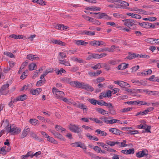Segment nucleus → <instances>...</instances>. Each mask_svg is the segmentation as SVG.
Here are the masks:
<instances>
[{
    "mask_svg": "<svg viewBox=\"0 0 159 159\" xmlns=\"http://www.w3.org/2000/svg\"><path fill=\"white\" fill-rule=\"evenodd\" d=\"M13 125L9 126V125L8 124L6 127L7 130H9V132L12 133V134H17L20 133L21 129L20 128L17 127L15 126H13Z\"/></svg>",
    "mask_w": 159,
    "mask_h": 159,
    "instance_id": "1",
    "label": "nucleus"
},
{
    "mask_svg": "<svg viewBox=\"0 0 159 159\" xmlns=\"http://www.w3.org/2000/svg\"><path fill=\"white\" fill-rule=\"evenodd\" d=\"M68 128L70 131L75 133H81L82 131L79 125L75 124H70L68 125Z\"/></svg>",
    "mask_w": 159,
    "mask_h": 159,
    "instance_id": "2",
    "label": "nucleus"
},
{
    "mask_svg": "<svg viewBox=\"0 0 159 159\" xmlns=\"http://www.w3.org/2000/svg\"><path fill=\"white\" fill-rule=\"evenodd\" d=\"M52 93L57 98L60 99H62L65 95V94L64 92L62 91H59L56 88H53L52 90Z\"/></svg>",
    "mask_w": 159,
    "mask_h": 159,
    "instance_id": "3",
    "label": "nucleus"
},
{
    "mask_svg": "<svg viewBox=\"0 0 159 159\" xmlns=\"http://www.w3.org/2000/svg\"><path fill=\"white\" fill-rule=\"evenodd\" d=\"M9 84H7L2 86L0 89V93L2 95H5L8 93L9 92L8 87Z\"/></svg>",
    "mask_w": 159,
    "mask_h": 159,
    "instance_id": "4",
    "label": "nucleus"
},
{
    "mask_svg": "<svg viewBox=\"0 0 159 159\" xmlns=\"http://www.w3.org/2000/svg\"><path fill=\"white\" fill-rule=\"evenodd\" d=\"M108 108L109 113L112 115H116V112L115 109H114L113 106L111 103H108V106H107Z\"/></svg>",
    "mask_w": 159,
    "mask_h": 159,
    "instance_id": "5",
    "label": "nucleus"
},
{
    "mask_svg": "<svg viewBox=\"0 0 159 159\" xmlns=\"http://www.w3.org/2000/svg\"><path fill=\"white\" fill-rule=\"evenodd\" d=\"M82 89L91 92H92L94 90V88L92 87L89 84H86L85 83H83Z\"/></svg>",
    "mask_w": 159,
    "mask_h": 159,
    "instance_id": "6",
    "label": "nucleus"
},
{
    "mask_svg": "<svg viewBox=\"0 0 159 159\" xmlns=\"http://www.w3.org/2000/svg\"><path fill=\"white\" fill-rule=\"evenodd\" d=\"M117 1V2H118V3H120V4H118V7H122L123 8H125V7L129 5V3L125 1L120 0H118Z\"/></svg>",
    "mask_w": 159,
    "mask_h": 159,
    "instance_id": "7",
    "label": "nucleus"
},
{
    "mask_svg": "<svg viewBox=\"0 0 159 159\" xmlns=\"http://www.w3.org/2000/svg\"><path fill=\"white\" fill-rule=\"evenodd\" d=\"M146 152H147L146 150H143L142 151H139L136 153V156L138 157H142L147 156L148 153H146Z\"/></svg>",
    "mask_w": 159,
    "mask_h": 159,
    "instance_id": "8",
    "label": "nucleus"
},
{
    "mask_svg": "<svg viewBox=\"0 0 159 159\" xmlns=\"http://www.w3.org/2000/svg\"><path fill=\"white\" fill-rule=\"evenodd\" d=\"M72 146L75 147H80L84 149H86V148L84 145L81 142H76L74 143L71 144Z\"/></svg>",
    "mask_w": 159,
    "mask_h": 159,
    "instance_id": "9",
    "label": "nucleus"
},
{
    "mask_svg": "<svg viewBox=\"0 0 159 159\" xmlns=\"http://www.w3.org/2000/svg\"><path fill=\"white\" fill-rule=\"evenodd\" d=\"M109 131L114 134L117 135H120L123 133L120 130L114 128H112L110 129Z\"/></svg>",
    "mask_w": 159,
    "mask_h": 159,
    "instance_id": "10",
    "label": "nucleus"
},
{
    "mask_svg": "<svg viewBox=\"0 0 159 159\" xmlns=\"http://www.w3.org/2000/svg\"><path fill=\"white\" fill-rule=\"evenodd\" d=\"M27 98V96L26 94L21 95L14 99V102L24 101Z\"/></svg>",
    "mask_w": 159,
    "mask_h": 159,
    "instance_id": "11",
    "label": "nucleus"
},
{
    "mask_svg": "<svg viewBox=\"0 0 159 159\" xmlns=\"http://www.w3.org/2000/svg\"><path fill=\"white\" fill-rule=\"evenodd\" d=\"M129 64L123 63L119 65L116 67V68L119 70H123L127 68L128 67Z\"/></svg>",
    "mask_w": 159,
    "mask_h": 159,
    "instance_id": "12",
    "label": "nucleus"
},
{
    "mask_svg": "<svg viewBox=\"0 0 159 159\" xmlns=\"http://www.w3.org/2000/svg\"><path fill=\"white\" fill-rule=\"evenodd\" d=\"M30 129L29 128L27 127H25L23 130L21 135L20 136V138L23 139L27 135L28 133L30 131Z\"/></svg>",
    "mask_w": 159,
    "mask_h": 159,
    "instance_id": "13",
    "label": "nucleus"
},
{
    "mask_svg": "<svg viewBox=\"0 0 159 159\" xmlns=\"http://www.w3.org/2000/svg\"><path fill=\"white\" fill-rule=\"evenodd\" d=\"M131 82L134 83L136 84L137 85H146V83L143 82V80L139 81L138 80H134L133 79L131 80Z\"/></svg>",
    "mask_w": 159,
    "mask_h": 159,
    "instance_id": "14",
    "label": "nucleus"
},
{
    "mask_svg": "<svg viewBox=\"0 0 159 159\" xmlns=\"http://www.w3.org/2000/svg\"><path fill=\"white\" fill-rule=\"evenodd\" d=\"M124 22L125 25L127 26L129 28L133 26V24L131 21V19H125L122 20Z\"/></svg>",
    "mask_w": 159,
    "mask_h": 159,
    "instance_id": "15",
    "label": "nucleus"
},
{
    "mask_svg": "<svg viewBox=\"0 0 159 159\" xmlns=\"http://www.w3.org/2000/svg\"><path fill=\"white\" fill-rule=\"evenodd\" d=\"M9 37L12 38L16 39H26V37L22 35L12 34L10 35Z\"/></svg>",
    "mask_w": 159,
    "mask_h": 159,
    "instance_id": "16",
    "label": "nucleus"
},
{
    "mask_svg": "<svg viewBox=\"0 0 159 159\" xmlns=\"http://www.w3.org/2000/svg\"><path fill=\"white\" fill-rule=\"evenodd\" d=\"M77 107L83 110L84 113H86L88 111L87 106L84 104L80 103L77 105Z\"/></svg>",
    "mask_w": 159,
    "mask_h": 159,
    "instance_id": "17",
    "label": "nucleus"
},
{
    "mask_svg": "<svg viewBox=\"0 0 159 159\" xmlns=\"http://www.w3.org/2000/svg\"><path fill=\"white\" fill-rule=\"evenodd\" d=\"M126 15L128 16H131L132 17L135 19H140L142 18L140 15L134 14L132 13H127L126 14Z\"/></svg>",
    "mask_w": 159,
    "mask_h": 159,
    "instance_id": "18",
    "label": "nucleus"
},
{
    "mask_svg": "<svg viewBox=\"0 0 159 159\" xmlns=\"http://www.w3.org/2000/svg\"><path fill=\"white\" fill-rule=\"evenodd\" d=\"M71 60L73 61L76 62L80 63H84L85 62L82 59L80 58H78L75 57H71Z\"/></svg>",
    "mask_w": 159,
    "mask_h": 159,
    "instance_id": "19",
    "label": "nucleus"
},
{
    "mask_svg": "<svg viewBox=\"0 0 159 159\" xmlns=\"http://www.w3.org/2000/svg\"><path fill=\"white\" fill-rule=\"evenodd\" d=\"M42 91L41 88H37L35 89H32L30 91V93L34 95H38Z\"/></svg>",
    "mask_w": 159,
    "mask_h": 159,
    "instance_id": "20",
    "label": "nucleus"
},
{
    "mask_svg": "<svg viewBox=\"0 0 159 159\" xmlns=\"http://www.w3.org/2000/svg\"><path fill=\"white\" fill-rule=\"evenodd\" d=\"M83 35H86L89 36H93L95 34V32H92L90 31L84 30L81 33Z\"/></svg>",
    "mask_w": 159,
    "mask_h": 159,
    "instance_id": "21",
    "label": "nucleus"
},
{
    "mask_svg": "<svg viewBox=\"0 0 159 159\" xmlns=\"http://www.w3.org/2000/svg\"><path fill=\"white\" fill-rule=\"evenodd\" d=\"M86 9L87 10H89L90 11H100L101 10V8L99 7H86Z\"/></svg>",
    "mask_w": 159,
    "mask_h": 159,
    "instance_id": "22",
    "label": "nucleus"
},
{
    "mask_svg": "<svg viewBox=\"0 0 159 159\" xmlns=\"http://www.w3.org/2000/svg\"><path fill=\"white\" fill-rule=\"evenodd\" d=\"M99 18H100V19L102 18L108 20H110L111 19V18L110 17L104 13H100V16Z\"/></svg>",
    "mask_w": 159,
    "mask_h": 159,
    "instance_id": "23",
    "label": "nucleus"
},
{
    "mask_svg": "<svg viewBox=\"0 0 159 159\" xmlns=\"http://www.w3.org/2000/svg\"><path fill=\"white\" fill-rule=\"evenodd\" d=\"M59 63L61 64L64 65L66 66H70V63L69 62V61H66V59H64L63 60L60 59L59 60Z\"/></svg>",
    "mask_w": 159,
    "mask_h": 159,
    "instance_id": "24",
    "label": "nucleus"
},
{
    "mask_svg": "<svg viewBox=\"0 0 159 159\" xmlns=\"http://www.w3.org/2000/svg\"><path fill=\"white\" fill-rule=\"evenodd\" d=\"M109 118V119H111V117H108L103 116L102 117L99 118V119L103 120L104 123L107 124H109L110 120H108Z\"/></svg>",
    "mask_w": 159,
    "mask_h": 159,
    "instance_id": "25",
    "label": "nucleus"
},
{
    "mask_svg": "<svg viewBox=\"0 0 159 159\" xmlns=\"http://www.w3.org/2000/svg\"><path fill=\"white\" fill-rule=\"evenodd\" d=\"M27 58L32 61H33L34 60H37L39 59L38 57H36L35 55L31 54L28 55L27 56Z\"/></svg>",
    "mask_w": 159,
    "mask_h": 159,
    "instance_id": "26",
    "label": "nucleus"
},
{
    "mask_svg": "<svg viewBox=\"0 0 159 159\" xmlns=\"http://www.w3.org/2000/svg\"><path fill=\"white\" fill-rule=\"evenodd\" d=\"M75 43L78 45H86L88 44V42L81 40H76Z\"/></svg>",
    "mask_w": 159,
    "mask_h": 159,
    "instance_id": "27",
    "label": "nucleus"
},
{
    "mask_svg": "<svg viewBox=\"0 0 159 159\" xmlns=\"http://www.w3.org/2000/svg\"><path fill=\"white\" fill-rule=\"evenodd\" d=\"M96 110L99 113L101 114L102 115H105L106 114H108V113H106L107 111L104 110L103 109L101 108H97L96 109Z\"/></svg>",
    "mask_w": 159,
    "mask_h": 159,
    "instance_id": "28",
    "label": "nucleus"
},
{
    "mask_svg": "<svg viewBox=\"0 0 159 159\" xmlns=\"http://www.w3.org/2000/svg\"><path fill=\"white\" fill-rule=\"evenodd\" d=\"M89 43L90 45L94 47H97L100 46L98 41L96 40H94L90 41Z\"/></svg>",
    "mask_w": 159,
    "mask_h": 159,
    "instance_id": "29",
    "label": "nucleus"
},
{
    "mask_svg": "<svg viewBox=\"0 0 159 159\" xmlns=\"http://www.w3.org/2000/svg\"><path fill=\"white\" fill-rule=\"evenodd\" d=\"M57 138L59 139L60 140H62L63 141H65V139L64 137L62 136L61 134H60L59 133L57 132L56 133H55V136Z\"/></svg>",
    "mask_w": 159,
    "mask_h": 159,
    "instance_id": "30",
    "label": "nucleus"
},
{
    "mask_svg": "<svg viewBox=\"0 0 159 159\" xmlns=\"http://www.w3.org/2000/svg\"><path fill=\"white\" fill-rule=\"evenodd\" d=\"M47 138H48L47 140L50 142L55 144H57L58 143V142L57 141L55 140L52 137L48 136V137Z\"/></svg>",
    "mask_w": 159,
    "mask_h": 159,
    "instance_id": "31",
    "label": "nucleus"
},
{
    "mask_svg": "<svg viewBox=\"0 0 159 159\" xmlns=\"http://www.w3.org/2000/svg\"><path fill=\"white\" fill-rule=\"evenodd\" d=\"M120 86L123 88L124 89L125 88V86H127L128 88L130 87V86L129 84L123 81H121Z\"/></svg>",
    "mask_w": 159,
    "mask_h": 159,
    "instance_id": "32",
    "label": "nucleus"
},
{
    "mask_svg": "<svg viewBox=\"0 0 159 159\" xmlns=\"http://www.w3.org/2000/svg\"><path fill=\"white\" fill-rule=\"evenodd\" d=\"M55 128L56 129L57 131L61 130V132L66 131V130L64 128H63L61 126L59 125H56Z\"/></svg>",
    "mask_w": 159,
    "mask_h": 159,
    "instance_id": "33",
    "label": "nucleus"
},
{
    "mask_svg": "<svg viewBox=\"0 0 159 159\" xmlns=\"http://www.w3.org/2000/svg\"><path fill=\"white\" fill-rule=\"evenodd\" d=\"M89 102L93 105H95L97 104L98 101L94 98H89L88 99Z\"/></svg>",
    "mask_w": 159,
    "mask_h": 159,
    "instance_id": "34",
    "label": "nucleus"
},
{
    "mask_svg": "<svg viewBox=\"0 0 159 159\" xmlns=\"http://www.w3.org/2000/svg\"><path fill=\"white\" fill-rule=\"evenodd\" d=\"M28 70H25V71L24 72L22 73V75L20 77V78L21 79L24 80L25 78H26L27 76V74H28Z\"/></svg>",
    "mask_w": 159,
    "mask_h": 159,
    "instance_id": "35",
    "label": "nucleus"
},
{
    "mask_svg": "<svg viewBox=\"0 0 159 159\" xmlns=\"http://www.w3.org/2000/svg\"><path fill=\"white\" fill-rule=\"evenodd\" d=\"M38 120L34 119H31L29 120L30 122L34 125H38Z\"/></svg>",
    "mask_w": 159,
    "mask_h": 159,
    "instance_id": "36",
    "label": "nucleus"
},
{
    "mask_svg": "<svg viewBox=\"0 0 159 159\" xmlns=\"http://www.w3.org/2000/svg\"><path fill=\"white\" fill-rule=\"evenodd\" d=\"M128 54V56L126 57L128 59L131 60L135 58V53L129 52Z\"/></svg>",
    "mask_w": 159,
    "mask_h": 159,
    "instance_id": "37",
    "label": "nucleus"
},
{
    "mask_svg": "<svg viewBox=\"0 0 159 159\" xmlns=\"http://www.w3.org/2000/svg\"><path fill=\"white\" fill-rule=\"evenodd\" d=\"M95 132L98 133V134H101L102 136H106L107 135V133L105 131H101L99 129H97Z\"/></svg>",
    "mask_w": 159,
    "mask_h": 159,
    "instance_id": "38",
    "label": "nucleus"
},
{
    "mask_svg": "<svg viewBox=\"0 0 159 159\" xmlns=\"http://www.w3.org/2000/svg\"><path fill=\"white\" fill-rule=\"evenodd\" d=\"M97 104L101 106H104L106 107L108 106V103H107L104 101L101 100L100 101H98Z\"/></svg>",
    "mask_w": 159,
    "mask_h": 159,
    "instance_id": "39",
    "label": "nucleus"
},
{
    "mask_svg": "<svg viewBox=\"0 0 159 159\" xmlns=\"http://www.w3.org/2000/svg\"><path fill=\"white\" fill-rule=\"evenodd\" d=\"M35 67H37L36 64L34 63H32L29 65V70H33L34 69Z\"/></svg>",
    "mask_w": 159,
    "mask_h": 159,
    "instance_id": "40",
    "label": "nucleus"
},
{
    "mask_svg": "<svg viewBox=\"0 0 159 159\" xmlns=\"http://www.w3.org/2000/svg\"><path fill=\"white\" fill-rule=\"evenodd\" d=\"M30 135L31 137L34 139L36 140H39V138L38 137L37 135L34 133L33 132H30Z\"/></svg>",
    "mask_w": 159,
    "mask_h": 159,
    "instance_id": "41",
    "label": "nucleus"
},
{
    "mask_svg": "<svg viewBox=\"0 0 159 159\" xmlns=\"http://www.w3.org/2000/svg\"><path fill=\"white\" fill-rule=\"evenodd\" d=\"M127 103L128 104H132L134 105H138V102L137 101H128L125 102V104Z\"/></svg>",
    "mask_w": 159,
    "mask_h": 159,
    "instance_id": "42",
    "label": "nucleus"
},
{
    "mask_svg": "<svg viewBox=\"0 0 159 159\" xmlns=\"http://www.w3.org/2000/svg\"><path fill=\"white\" fill-rule=\"evenodd\" d=\"M132 108L131 107L125 108L124 109L121 110L120 111L121 112H126L132 110Z\"/></svg>",
    "mask_w": 159,
    "mask_h": 159,
    "instance_id": "43",
    "label": "nucleus"
},
{
    "mask_svg": "<svg viewBox=\"0 0 159 159\" xmlns=\"http://www.w3.org/2000/svg\"><path fill=\"white\" fill-rule=\"evenodd\" d=\"M6 147H2L0 150V154H6L7 153V151L5 150Z\"/></svg>",
    "mask_w": 159,
    "mask_h": 159,
    "instance_id": "44",
    "label": "nucleus"
},
{
    "mask_svg": "<svg viewBox=\"0 0 159 159\" xmlns=\"http://www.w3.org/2000/svg\"><path fill=\"white\" fill-rule=\"evenodd\" d=\"M138 12H137L136 13H141L144 15H148L149 14H148L147 12L144 10H142L141 9H139L138 10ZM152 13L149 14H151Z\"/></svg>",
    "mask_w": 159,
    "mask_h": 159,
    "instance_id": "45",
    "label": "nucleus"
},
{
    "mask_svg": "<svg viewBox=\"0 0 159 159\" xmlns=\"http://www.w3.org/2000/svg\"><path fill=\"white\" fill-rule=\"evenodd\" d=\"M101 67V64L100 63H98L97 65L94 66H92V68L94 70H96L99 69Z\"/></svg>",
    "mask_w": 159,
    "mask_h": 159,
    "instance_id": "46",
    "label": "nucleus"
},
{
    "mask_svg": "<svg viewBox=\"0 0 159 159\" xmlns=\"http://www.w3.org/2000/svg\"><path fill=\"white\" fill-rule=\"evenodd\" d=\"M83 82L80 83L78 81L76 82V88H77L82 89Z\"/></svg>",
    "mask_w": 159,
    "mask_h": 159,
    "instance_id": "47",
    "label": "nucleus"
},
{
    "mask_svg": "<svg viewBox=\"0 0 159 159\" xmlns=\"http://www.w3.org/2000/svg\"><path fill=\"white\" fill-rule=\"evenodd\" d=\"M5 55L10 57L11 58H14V55L11 53L9 52H4Z\"/></svg>",
    "mask_w": 159,
    "mask_h": 159,
    "instance_id": "48",
    "label": "nucleus"
},
{
    "mask_svg": "<svg viewBox=\"0 0 159 159\" xmlns=\"http://www.w3.org/2000/svg\"><path fill=\"white\" fill-rule=\"evenodd\" d=\"M147 41L148 42L152 43L153 44H156L155 40V39L150 38L147 39Z\"/></svg>",
    "mask_w": 159,
    "mask_h": 159,
    "instance_id": "49",
    "label": "nucleus"
},
{
    "mask_svg": "<svg viewBox=\"0 0 159 159\" xmlns=\"http://www.w3.org/2000/svg\"><path fill=\"white\" fill-rule=\"evenodd\" d=\"M106 97V93L105 92H102L100 93L99 97L100 99H101L103 98H105Z\"/></svg>",
    "mask_w": 159,
    "mask_h": 159,
    "instance_id": "50",
    "label": "nucleus"
},
{
    "mask_svg": "<svg viewBox=\"0 0 159 159\" xmlns=\"http://www.w3.org/2000/svg\"><path fill=\"white\" fill-rule=\"evenodd\" d=\"M70 78L64 77L62 79V80L65 82L69 83L70 82Z\"/></svg>",
    "mask_w": 159,
    "mask_h": 159,
    "instance_id": "51",
    "label": "nucleus"
},
{
    "mask_svg": "<svg viewBox=\"0 0 159 159\" xmlns=\"http://www.w3.org/2000/svg\"><path fill=\"white\" fill-rule=\"evenodd\" d=\"M139 68V66L138 65L133 67L131 69L132 70V72H135Z\"/></svg>",
    "mask_w": 159,
    "mask_h": 159,
    "instance_id": "52",
    "label": "nucleus"
},
{
    "mask_svg": "<svg viewBox=\"0 0 159 159\" xmlns=\"http://www.w3.org/2000/svg\"><path fill=\"white\" fill-rule=\"evenodd\" d=\"M93 149L97 152L100 153L101 151V148L98 146H95L93 148Z\"/></svg>",
    "mask_w": 159,
    "mask_h": 159,
    "instance_id": "53",
    "label": "nucleus"
},
{
    "mask_svg": "<svg viewBox=\"0 0 159 159\" xmlns=\"http://www.w3.org/2000/svg\"><path fill=\"white\" fill-rule=\"evenodd\" d=\"M106 143L111 147L115 145V143H114V141H108L106 142Z\"/></svg>",
    "mask_w": 159,
    "mask_h": 159,
    "instance_id": "54",
    "label": "nucleus"
},
{
    "mask_svg": "<svg viewBox=\"0 0 159 159\" xmlns=\"http://www.w3.org/2000/svg\"><path fill=\"white\" fill-rule=\"evenodd\" d=\"M106 97L108 98H110L111 96V92L110 90L107 91V92L106 93Z\"/></svg>",
    "mask_w": 159,
    "mask_h": 159,
    "instance_id": "55",
    "label": "nucleus"
},
{
    "mask_svg": "<svg viewBox=\"0 0 159 159\" xmlns=\"http://www.w3.org/2000/svg\"><path fill=\"white\" fill-rule=\"evenodd\" d=\"M37 3L43 5H45L46 4L45 3L44 1H43V0H37Z\"/></svg>",
    "mask_w": 159,
    "mask_h": 159,
    "instance_id": "56",
    "label": "nucleus"
},
{
    "mask_svg": "<svg viewBox=\"0 0 159 159\" xmlns=\"http://www.w3.org/2000/svg\"><path fill=\"white\" fill-rule=\"evenodd\" d=\"M105 79L102 77H99L97 79V83H101L104 81Z\"/></svg>",
    "mask_w": 159,
    "mask_h": 159,
    "instance_id": "57",
    "label": "nucleus"
},
{
    "mask_svg": "<svg viewBox=\"0 0 159 159\" xmlns=\"http://www.w3.org/2000/svg\"><path fill=\"white\" fill-rule=\"evenodd\" d=\"M155 76L154 75L151 76L148 79V80L151 81H155L156 78H155Z\"/></svg>",
    "mask_w": 159,
    "mask_h": 159,
    "instance_id": "58",
    "label": "nucleus"
},
{
    "mask_svg": "<svg viewBox=\"0 0 159 159\" xmlns=\"http://www.w3.org/2000/svg\"><path fill=\"white\" fill-rule=\"evenodd\" d=\"M127 152H128L127 154H133L134 152V148H130L129 150H127Z\"/></svg>",
    "mask_w": 159,
    "mask_h": 159,
    "instance_id": "59",
    "label": "nucleus"
},
{
    "mask_svg": "<svg viewBox=\"0 0 159 159\" xmlns=\"http://www.w3.org/2000/svg\"><path fill=\"white\" fill-rule=\"evenodd\" d=\"M150 57V56L149 55H148L144 54H140V58H147V59L149 58Z\"/></svg>",
    "mask_w": 159,
    "mask_h": 159,
    "instance_id": "60",
    "label": "nucleus"
},
{
    "mask_svg": "<svg viewBox=\"0 0 159 159\" xmlns=\"http://www.w3.org/2000/svg\"><path fill=\"white\" fill-rule=\"evenodd\" d=\"M60 40H55V39H53L51 41V42L52 43L55 44H59V43H60Z\"/></svg>",
    "mask_w": 159,
    "mask_h": 159,
    "instance_id": "61",
    "label": "nucleus"
},
{
    "mask_svg": "<svg viewBox=\"0 0 159 159\" xmlns=\"http://www.w3.org/2000/svg\"><path fill=\"white\" fill-rule=\"evenodd\" d=\"M14 97H11V100L8 104V105L10 107H12V104L14 103L15 102H14Z\"/></svg>",
    "mask_w": 159,
    "mask_h": 159,
    "instance_id": "62",
    "label": "nucleus"
},
{
    "mask_svg": "<svg viewBox=\"0 0 159 159\" xmlns=\"http://www.w3.org/2000/svg\"><path fill=\"white\" fill-rule=\"evenodd\" d=\"M113 16L114 17H116V18H120V17L122 18L121 17V16H122V15L120 14L119 13H114L113 14Z\"/></svg>",
    "mask_w": 159,
    "mask_h": 159,
    "instance_id": "63",
    "label": "nucleus"
},
{
    "mask_svg": "<svg viewBox=\"0 0 159 159\" xmlns=\"http://www.w3.org/2000/svg\"><path fill=\"white\" fill-rule=\"evenodd\" d=\"M79 68L78 67H75L71 68L70 71L73 72H75L78 70Z\"/></svg>",
    "mask_w": 159,
    "mask_h": 159,
    "instance_id": "64",
    "label": "nucleus"
}]
</instances>
